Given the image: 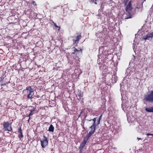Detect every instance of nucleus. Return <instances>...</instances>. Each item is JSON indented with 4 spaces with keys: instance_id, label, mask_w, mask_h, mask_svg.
<instances>
[{
    "instance_id": "f257e3e1",
    "label": "nucleus",
    "mask_w": 153,
    "mask_h": 153,
    "mask_svg": "<svg viewBox=\"0 0 153 153\" xmlns=\"http://www.w3.org/2000/svg\"><path fill=\"white\" fill-rule=\"evenodd\" d=\"M23 91L25 93V96H26V99L27 100H30L33 96L34 91L31 86L27 87L26 89L23 90Z\"/></svg>"
},
{
    "instance_id": "f03ea898",
    "label": "nucleus",
    "mask_w": 153,
    "mask_h": 153,
    "mask_svg": "<svg viewBox=\"0 0 153 153\" xmlns=\"http://www.w3.org/2000/svg\"><path fill=\"white\" fill-rule=\"evenodd\" d=\"M144 100L146 102L153 103V91H151L144 96Z\"/></svg>"
},
{
    "instance_id": "7ed1b4c3",
    "label": "nucleus",
    "mask_w": 153,
    "mask_h": 153,
    "mask_svg": "<svg viewBox=\"0 0 153 153\" xmlns=\"http://www.w3.org/2000/svg\"><path fill=\"white\" fill-rule=\"evenodd\" d=\"M3 130L5 131H11L12 128L11 127V123H10L8 121H4L3 123Z\"/></svg>"
},
{
    "instance_id": "20e7f679",
    "label": "nucleus",
    "mask_w": 153,
    "mask_h": 153,
    "mask_svg": "<svg viewBox=\"0 0 153 153\" xmlns=\"http://www.w3.org/2000/svg\"><path fill=\"white\" fill-rule=\"evenodd\" d=\"M131 1H130L128 5H127L126 7V10L127 12V13L129 15V17H128L126 18H125L126 19H128V18H131V11L132 10V8L131 7Z\"/></svg>"
},
{
    "instance_id": "39448f33",
    "label": "nucleus",
    "mask_w": 153,
    "mask_h": 153,
    "mask_svg": "<svg viewBox=\"0 0 153 153\" xmlns=\"http://www.w3.org/2000/svg\"><path fill=\"white\" fill-rule=\"evenodd\" d=\"M42 97H41L38 94H36L35 96H33L31 98L30 100L31 102H39V104H40L41 102V100Z\"/></svg>"
},
{
    "instance_id": "423d86ee",
    "label": "nucleus",
    "mask_w": 153,
    "mask_h": 153,
    "mask_svg": "<svg viewBox=\"0 0 153 153\" xmlns=\"http://www.w3.org/2000/svg\"><path fill=\"white\" fill-rule=\"evenodd\" d=\"M43 138L44 139H42L40 140L42 148H45L48 145V138L44 134L43 135Z\"/></svg>"
},
{
    "instance_id": "0eeeda50",
    "label": "nucleus",
    "mask_w": 153,
    "mask_h": 153,
    "mask_svg": "<svg viewBox=\"0 0 153 153\" xmlns=\"http://www.w3.org/2000/svg\"><path fill=\"white\" fill-rule=\"evenodd\" d=\"M83 91H82L79 90H78L77 92L76 95L77 97H78V100H81V102L82 103L83 102Z\"/></svg>"
},
{
    "instance_id": "6e6552de",
    "label": "nucleus",
    "mask_w": 153,
    "mask_h": 153,
    "mask_svg": "<svg viewBox=\"0 0 153 153\" xmlns=\"http://www.w3.org/2000/svg\"><path fill=\"white\" fill-rule=\"evenodd\" d=\"M153 37V32H152L151 33H148L147 35L143 36V39L145 40H151L152 39Z\"/></svg>"
},
{
    "instance_id": "1a4fd4ad",
    "label": "nucleus",
    "mask_w": 153,
    "mask_h": 153,
    "mask_svg": "<svg viewBox=\"0 0 153 153\" xmlns=\"http://www.w3.org/2000/svg\"><path fill=\"white\" fill-rule=\"evenodd\" d=\"M128 104V102H126L125 103H123V102L122 103V108L123 110L125 112L126 111H127L130 108Z\"/></svg>"
},
{
    "instance_id": "9d476101",
    "label": "nucleus",
    "mask_w": 153,
    "mask_h": 153,
    "mask_svg": "<svg viewBox=\"0 0 153 153\" xmlns=\"http://www.w3.org/2000/svg\"><path fill=\"white\" fill-rule=\"evenodd\" d=\"M97 126L92 125L89 128L91 129L89 133L88 134L89 135L91 136L95 132L96 130V126Z\"/></svg>"
},
{
    "instance_id": "9b49d317",
    "label": "nucleus",
    "mask_w": 153,
    "mask_h": 153,
    "mask_svg": "<svg viewBox=\"0 0 153 153\" xmlns=\"http://www.w3.org/2000/svg\"><path fill=\"white\" fill-rule=\"evenodd\" d=\"M97 66L99 67L100 70L101 71H103L106 68L105 65L102 62H99Z\"/></svg>"
},
{
    "instance_id": "f8f14e48",
    "label": "nucleus",
    "mask_w": 153,
    "mask_h": 153,
    "mask_svg": "<svg viewBox=\"0 0 153 153\" xmlns=\"http://www.w3.org/2000/svg\"><path fill=\"white\" fill-rule=\"evenodd\" d=\"M81 36L80 34L78 35L76 37H75L76 39H73V43L74 44H76L77 45L79 42V40L81 39Z\"/></svg>"
},
{
    "instance_id": "ddd939ff",
    "label": "nucleus",
    "mask_w": 153,
    "mask_h": 153,
    "mask_svg": "<svg viewBox=\"0 0 153 153\" xmlns=\"http://www.w3.org/2000/svg\"><path fill=\"white\" fill-rule=\"evenodd\" d=\"M82 50L81 49L78 50L76 48H75L74 51V52L72 53L76 55L77 57H78V55L80 53V54L82 53Z\"/></svg>"
},
{
    "instance_id": "4468645a",
    "label": "nucleus",
    "mask_w": 153,
    "mask_h": 153,
    "mask_svg": "<svg viewBox=\"0 0 153 153\" xmlns=\"http://www.w3.org/2000/svg\"><path fill=\"white\" fill-rule=\"evenodd\" d=\"M18 133H19V138L20 140H21V138L23 137L21 127L19 128Z\"/></svg>"
},
{
    "instance_id": "2eb2a0df",
    "label": "nucleus",
    "mask_w": 153,
    "mask_h": 153,
    "mask_svg": "<svg viewBox=\"0 0 153 153\" xmlns=\"http://www.w3.org/2000/svg\"><path fill=\"white\" fill-rule=\"evenodd\" d=\"M91 136L89 135V134H88L85 137H84L83 140L82 141V142L86 144V143L87 142L88 140L89 139V138Z\"/></svg>"
},
{
    "instance_id": "dca6fc26",
    "label": "nucleus",
    "mask_w": 153,
    "mask_h": 153,
    "mask_svg": "<svg viewBox=\"0 0 153 153\" xmlns=\"http://www.w3.org/2000/svg\"><path fill=\"white\" fill-rule=\"evenodd\" d=\"M145 110L149 112H153V106L152 107L145 108Z\"/></svg>"
},
{
    "instance_id": "f3484780",
    "label": "nucleus",
    "mask_w": 153,
    "mask_h": 153,
    "mask_svg": "<svg viewBox=\"0 0 153 153\" xmlns=\"http://www.w3.org/2000/svg\"><path fill=\"white\" fill-rule=\"evenodd\" d=\"M111 79L112 83H115L117 80V76L115 75H112Z\"/></svg>"
},
{
    "instance_id": "a211bd4d",
    "label": "nucleus",
    "mask_w": 153,
    "mask_h": 153,
    "mask_svg": "<svg viewBox=\"0 0 153 153\" xmlns=\"http://www.w3.org/2000/svg\"><path fill=\"white\" fill-rule=\"evenodd\" d=\"M104 47L102 46L100 47L99 48V53H100V54H102L104 55V52L105 51H104Z\"/></svg>"
},
{
    "instance_id": "6ab92c4d",
    "label": "nucleus",
    "mask_w": 153,
    "mask_h": 153,
    "mask_svg": "<svg viewBox=\"0 0 153 153\" xmlns=\"http://www.w3.org/2000/svg\"><path fill=\"white\" fill-rule=\"evenodd\" d=\"M54 126L52 125L51 124L49 128L48 131L50 132H51L53 133L54 131Z\"/></svg>"
},
{
    "instance_id": "aec40b11",
    "label": "nucleus",
    "mask_w": 153,
    "mask_h": 153,
    "mask_svg": "<svg viewBox=\"0 0 153 153\" xmlns=\"http://www.w3.org/2000/svg\"><path fill=\"white\" fill-rule=\"evenodd\" d=\"M104 7V5L103 4H101V6L100 7V9L98 10L99 13H102L103 10V8Z\"/></svg>"
},
{
    "instance_id": "412c9836",
    "label": "nucleus",
    "mask_w": 153,
    "mask_h": 153,
    "mask_svg": "<svg viewBox=\"0 0 153 153\" xmlns=\"http://www.w3.org/2000/svg\"><path fill=\"white\" fill-rule=\"evenodd\" d=\"M87 120L88 121H90L91 120H92L94 121L93 123V125L97 126V122L96 123V118L95 117L94 118V119H90V120Z\"/></svg>"
},
{
    "instance_id": "4be33fe9",
    "label": "nucleus",
    "mask_w": 153,
    "mask_h": 153,
    "mask_svg": "<svg viewBox=\"0 0 153 153\" xmlns=\"http://www.w3.org/2000/svg\"><path fill=\"white\" fill-rule=\"evenodd\" d=\"M35 109V108H33L32 110H30V113L29 114L28 116L27 117H30L31 115H32L33 114L34 112V111Z\"/></svg>"
},
{
    "instance_id": "5701e85b",
    "label": "nucleus",
    "mask_w": 153,
    "mask_h": 153,
    "mask_svg": "<svg viewBox=\"0 0 153 153\" xmlns=\"http://www.w3.org/2000/svg\"><path fill=\"white\" fill-rule=\"evenodd\" d=\"M85 144V143H83V142H82L80 144V146L79 147V148L83 149V148L84 147Z\"/></svg>"
},
{
    "instance_id": "b1692460",
    "label": "nucleus",
    "mask_w": 153,
    "mask_h": 153,
    "mask_svg": "<svg viewBox=\"0 0 153 153\" xmlns=\"http://www.w3.org/2000/svg\"><path fill=\"white\" fill-rule=\"evenodd\" d=\"M101 119L99 118L97 120V126H98L100 124V122Z\"/></svg>"
},
{
    "instance_id": "393cba45",
    "label": "nucleus",
    "mask_w": 153,
    "mask_h": 153,
    "mask_svg": "<svg viewBox=\"0 0 153 153\" xmlns=\"http://www.w3.org/2000/svg\"><path fill=\"white\" fill-rule=\"evenodd\" d=\"M33 17L35 19H36L37 18V14L36 13H33Z\"/></svg>"
},
{
    "instance_id": "a878e982",
    "label": "nucleus",
    "mask_w": 153,
    "mask_h": 153,
    "mask_svg": "<svg viewBox=\"0 0 153 153\" xmlns=\"http://www.w3.org/2000/svg\"><path fill=\"white\" fill-rule=\"evenodd\" d=\"M33 103L32 104L33 105H37L38 104H39V102H33Z\"/></svg>"
},
{
    "instance_id": "bb28decb",
    "label": "nucleus",
    "mask_w": 153,
    "mask_h": 153,
    "mask_svg": "<svg viewBox=\"0 0 153 153\" xmlns=\"http://www.w3.org/2000/svg\"><path fill=\"white\" fill-rule=\"evenodd\" d=\"M53 24H54V26L55 27H56L58 28V30H59V29H60V27H58V26L57 25H56V23H54V22H53Z\"/></svg>"
},
{
    "instance_id": "cd10ccee",
    "label": "nucleus",
    "mask_w": 153,
    "mask_h": 153,
    "mask_svg": "<svg viewBox=\"0 0 153 153\" xmlns=\"http://www.w3.org/2000/svg\"><path fill=\"white\" fill-rule=\"evenodd\" d=\"M79 153H82V150H83V149L80 148H79Z\"/></svg>"
},
{
    "instance_id": "c85d7f7f",
    "label": "nucleus",
    "mask_w": 153,
    "mask_h": 153,
    "mask_svg": "<svg viewBox=\"0 0 153 153\" xmlns=\"http://www.w3.org/2000/svg\"><path fill=\"white\" fill-rule=\"evenodd\" d=\"M83 112V110L82 109V110L80 112V113L79 114V116L78 118L79 117H80V116L81 115V114H82Z\"/></svg>"
},
{
    "instance_id": "c756f323",
    "label": "nucleus",
    "mask_w": 153,
    "mask_h": 153,
    "mask_svg": "<svg viewBox=\"0 0 153 153\" xmlns=\"http://www.w3.org/2000/svg\"><path fill=\"white\" fill-rule=\"evenodd\" d=\"M146 135L147 136H149V135H151V136H153V134H150L149 133H147L146 134Z\"/></svg>"
},
{
    "instance_id": "7c9ffc66",
    "label": "nucleus",
    "mask_w": 153,
    "mask_h": 153,
    "mask_svg": "<svg viewBox=\"0 0 153 153\" xmlns=\"http://www.w3.org/2000/svg\"><path fill=\"white\" fill-rule=\"evenodd\" d=\"M51 103H50V102H49V104L50 105V106H51V107H52L53 106H54L55 105H54V104H53V105H51Z\"/></svg>"
},
{
    "instance_id": "2f4dec72",
    "label": "nucleus",
    "mask_w": 153,
    "mask_h": 153,
    "mask_svg": "<svg viewBox=\"0 0 153 153\" xmlns=\"http://www.w3.org/2000/svg\"><path fill=\"white\" fill-rule=\"evenodd\" d=\"M87 116V115H85V116H84V118H83V119H84V120H85L86 119V117Z\"/></svg>"
},
{
    "instance_id": "473e14b6",
    "label": "nucleus",
    "mask_w": 153,
    "mask_h": 153,
    "mask_svg": "<svg viewBox=\"0 0 153 153\" xmlns=\"http://www.w3.org/2000/svg\"><path fill=\"white\" fill-rule=\"evenodd\" d=\"M102 114H101V115H100V116H99V118H100V119H101V118H102Z\"/></svg>"
},
{
    "instance_id": "72a5a7b5",
    "label": "nucleus",
    "mask_w": 153,
    "mask_h": 153,
    "mask_svg": "<svg viewBox=\"0 0 153 153\" xmlns=\"http://www.w3.org/2000/svg\"><path fill=\"white\" fill-rule=\"evenodd\" d=\"M30 117H29V118L27 120L28 123L29 122V120H30Z\"/></svg>"
},
{
    "instance_id": "f704fd0d",
    "label": "nucleus",
    "mask_w": 153,
    "mask_h": 153,
    "mask_svg": "<svg viewBox=\"0 0 153 153\" xmlns=\"http://www.w3.org/2000/svg\"><path fill=\"white\" fill-rule=\"evenodd\" d=\"M137 139L138 140H141L142 139L140 138H139V137H137Z\"/></svg>"
},
{
    "instance_id": "c9c22d12",
    "label": "nucleus",
    "mask_w": 153,
    "mask_h": 153,
    "mask_svg": "<svg viewBox=\"0 0 153 153\" xmlns=\"http://www.w3.org/2000/svg\"><path fill=\"white\" fill-rule=\"evenodd\" d=\"M91 2H92V3H93V2H94V0H91Z\"/></svg>"
},
{
    "instance_id": "e433bc0d",
    "label": "nucleus",
    "mask_w": 153,
    "mask_h": 153,
    "mask_svg": "<svg viewBox=\"0 0 153 153\" xmlns=\"http://www.w3.org/2000/svg\"><path fill=\"white\" fill-rule=\"evenodd\" d=\"M126 78V77H125V78ZM125 79V77H124V78L123 79V81H124V80Z\"/></svg>"
},
{
    "instance_id": "4c0bfd02",
    "label": "nucleus",
    "mask_w": 153,
    "mask_h": 153,
    "mask_svg": "<svg viewBox=\"0 0 153 153\" xmlns=\"http://www.w3.org/2000/svg\"><path fill=\"white\" fill-rule=\"evenodd\" d=\"M121 96H122V97H123L122 94V93H121Z\"/></svg>"
},
{
    "instance_id": "58836bf2",
    "label": "nucleus",
    "mask_w": 153,
    "mask_h": 153,
    "mask_svg": "<svg viewBox=\"0 0 153 153\" xmlns=\"http://www.w3.org/2000/svg\"><path fill=\"white\" fill-rule=\"evenodd\" d=\"M72 63V62H70V64H72V63Z\"/></svg>"
},
{
    "instance_id": "ea45409f",
    "label": "nucleus",
    "mask_w": 153,
    "mask_h": 153,
    "mask_svg": "<svg viewBox=\"0 0 153 153\" xmlns=\"http://www.w3.org/2000/svg\"><path fill=\"white\" fill-rule=\"evenodd\" d=\"M128 1V0H126V1L127 2Z\"/></svg>"
},
{
    "instance_id": "a19ab883",
    "label": "nucleus",
    "mask_w": 153,
    "mask_h": 153,
    "mask_svg": "<svg viewBox=\"0 0 153 153\" xmlns=\"http://www.w3.org/2000/svg\"><path fill=\"white\" fill-rule=\"evenodd\" d=\"M144 1H145V0H144Z\"/></svg>"
},
{
    "instance_id": "79ce46f5",
    "label": "nucleus",
    "mask_w": 153,
    "mask_h": 153,
    "mask_svg": "<svg viewBox=\"0 0 153 153\" xmlns=\"http://www.w3.org/2000/svg\"><path fill=\"white\" fill-rule=\"evenodd\" d=\"M110 0V1H111V0Z\"/></svg>"
}]
</instances>
